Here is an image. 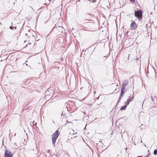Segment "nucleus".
<instances>
[{"label": "nucleus", "instance_id": "obj_20", "mask_svg": "<svg viewBox=\"0 0 157 157\" xmlns=\"http://www.w3.org/2000/svg\"><path fill=\"white\" fill-rule=\"evenodd\" d=\"M13 28H14L15 29H16V26L15 27H13Z\"/></svg>", "mask_w": 157, "mask_h": 157}, {"label": "nucleus", "instance_id": "obj_14", "mask_svg": "<svg viewBox=\"0 0 157 157\" xmlns=\"http://www.w3.org/2000/svg\"><path fill=\"white\" fill-rule=\"evenodd\" d=\"M131 2H135V0H129Z\"/></svg>", "mask_w": 157, "mask_h": 157}, {"label": "nucleus", "instance_id": "obj_6", "mask_svg": "<svg viewBox=\"0 0 157 157\" xmlns=\"http://www.w3.org/2000/svg\"><path fill=\"white\" fill-rule=\"evenodd\" d=\"M128 81L125 80H124L123 81L122 84L121 86L122 88L121 89L125 90V87L128 84Z\"/></svg>", "mask_w": 157, "mask_h": 157}, {"label": "nucleus", "instance_id": "obj_16", "mask_svg": "<svg viewBox=\"0 0 157 157\" xmlns=\"http://www.w3.org/2000/svg\"><path fill=\"white\" fill-rule=\"evenodd\" d=\"M63 115V116L64 117H65V114H63V113H62V114H61V115H62V116Z\"/></svg>", "mask_w": 157, "mask_h": 157}, {"label": "nucleus", "instance_id": "obj_2", "mask_svg": "<svg viewBox=\"0 0 157 157\" xmlns=\"http://www.w3.org/2000/svg\"><path fill=\"white\" fill-rule=\"evenodd\" d=\"M54 91L52 89H49L46 91L45 98V99L50 98L54 93Z\"/></svg>", "mask_w": 157, "mask_h": 157}, {"label": "nucleus", "instance_id": "obj_11", "mask_svg": "<svg viewBox=\"0 0 157 157\" xmlns=\"http://www.w3.org/2000/svg\"><path fill=\"white\" fill-rule=\"evenodd\" d=\"M121 96H120L119 97V98L118 99V100L117 102V104H116V106H117V105L118 102L119 101L121 100Z\"/></svg>", "mask_w": 157, "mask_h": 157}, {"label": "nucleus", "instance_id": "obj_22", "mask_svg": "<svg viewBox=\"0 0 157 157\" xmlns=\"http://www.w3.org/2000/svg\"><path fill=\"white\" fill-rule=\"evenodd\" d=\"M26 41H24V43H25L26 42Z\"/></svg>", "mask_w": 157, "mask_h": 157}, {"label": "nucleus", "instance_id": "obj_15", "mask_svg": "<svg viewBox=\"0 0 157 157\" xmlns=\"http://www.w3.org/2000/svg\"><path fill=\"white\" fill-rule=\"evenodd\" d=\"M13 27L12 26H10V29H13Z\"/></svg>", "mask_w": 157, "mask_h": 157}, {"label": "nucleus", "instance_id": "obj_17", "mask_svg": "<svg viewBox=\"0 0 157 157\" xmlns=\"http://www.w3.org/2000/svg\"><path fill=\"white\" fill-rule=\"evenodd\" d=\"M93 2H96V0H93Z\"/></svg>", "mask_w": 157, "mask_h": 157}, {"label": "nucleus", "instance_id": "obj_13", "mask_svg": "<svg viewBox=\"0 0 157 157\" xmlns=\"http://www.w3.org/2000/svg\"><path fill=\"white\" fill-rule=\"evenodd\" d=\"M36 124H37L36 122H35L34 121L33 122V124L34 125H36Z\"/></svg>", "mask_w": 157, "mask_h": 157}, {"label": "nucleus", "instance_id": "obj_5", "mask_svg": "<svg viewBox=\"0 0 157 157\" xmlns=\"http://www.w3.org/2000/svg\"><path fill=\"white\" fill-rule=\"evenodd\" d=\"M138 25L134 21H133L131 24L130 27L132 30H135L137 28Z\"/></svg>", "mask_w": 157, "mask_h": 157}, {"label": "nucleus", "instance_id": "obj_21", "mask_svg": "<svg viewBox=\"0 0 157 157\" xmlns=\"http://www.w3.org/2000/svg\"><path fill=\"white\" fill-rule=\"evenodd\" d=\"M25 35H26V36H27V33H26V34H25Z\"/></svg>", "mask_w": 157, "mask_h": 157}, {"label": "nucleus", "instance_id": "obj_7", "mask_svg": "<svg viewBox=\"0 0 157 157\" xmlns=\"http://www.w3.org/2000/svg\"><path fill=\"white\" fill-rule=\"evenodd\" d=\"M134 99V97L133 96L131 97V95L129 96L128 98V100L130 102L132 101Z\"/></svg>", "mask_w": 157, "mask_h": 157}, {"label": "nucleus", "instance_id": "obj_1", "mask_svg": "<svg viewBox=\"0 0 157 157\" xmlns=\"http://www.w3.org/2000/svg\"><path fill=\"white\" fill-rule=\"evenodd\" d=\"M59 135V133L58 131H56L52 135V144L53 146H55L56 141L58 136Z\"/></svg>", "mask_w": 157, "mask_h": 157}, {"label": "nucleus", "instance_id": "obj_9", "mask_svg": "<svg viewBox=\"0 0 157 157\" xmlns=\"http://www.w3.org/2000/svg\"><path fill=\"white\" fill-rule=\"evenodd\" d=\"M125 90L121 89V93L120 94V96L122 97L123 95L124 94V93L125 91Z\"/></svg>", "mask_w": 157, "mask_h": 157}, {"label": "nucleus", "instance_id": "obj_19", "mask_svg": "<svg viewBox=\"0 0 157 157\" xmlns=\"http://www.w3.org/2000/svg\"><path fill=\"white\" fill-rule=\"evenodd\" d=\"M50 151V150H48V153Z\"/></svg>", "mask_w": 157, "mask_h": 157}, {"label": "nucleus", "instance_id": "obj_12", "mask_svg": "<svg viewBox=\"0 0 157 157\" xmlns=\"http://www.w3.org/2000/svg\"><path fill=\"white\" fill-rule=\"evenodd\" d=\"M130 102L129 101H128L127 100V101L126 102V104L125 105H128L129 104Z\"/></svg>", "mask_w": 157, "mask_h": 157}, {"label": "nucleus", "instance_id": "obj_18", "mask_svg": "<svg viewBox=\"0 0 157 157\" xmlns=\"http://www.w3.org/2000/svg\"><path fill=\"white\" fill-rule=\"evenodd\" d=\"M151 99H152V101H153V97H152V96H151Z\"/></svg>", "mask_w": 157, "mask_h": 157}, {"label": "nucleus", "instance_id": "obj_3", "mask_svg": "<svg viewBox=\"0 0 157 157\" xmlns=\"http://www.w3.org/2000/svg\"><path fill=\"white\" fill-rule=\"evenodd\" d=\"M134 15L135 17H136L139 20H140L142 18V13L140 10H138L137 12L136 11H135Z\"/></svg>", "mask_w": 157, "mask_h": 157}, {"label": "nucleus", "instance_id": "obj_4", "mask_svg": "<svg viewBox=\"0 0 157 157\" xmlns=\"http://www.w3.org/2000/svg\"><path fill=\"white\" fill-rule=\"evenodd\" d=\"M13 153L10 151L8 150H6L5 151V157H13Z\"/></svg>", "mask_w": 157, "mask_h": 157}, {"label": "nucleus", "instance_id": "obj_23", "mask_svg": "<svg viewBox=\"0 0 157 157\" xmlns=\"http://www.w3.org/2000/svg\"><path fill=\"white\" fill-rule=\"evenodd\" d=\"M137 157H140V156H137Z\"/></svg>", "mask_w": 157, "mask_h": 157}, {"label": "nucleus", "instance_id": "obj_10", "mask_svg": "<svg viewBox=\"0 0 157 157\" xmlns=\"http://www.w3.org/2000/svg\"><path fill=\"white\" fill-rule=\"evenodd\" d=\"M154 154L156 155L157 154V150L155 149L154 151Z\"/></svg>", "mask_w": 157, "mask_h": 157}, {"label": "nucleus", "instance_id": "obj_8", "mask_svg": "<svg viewBox=\"0 0 157 157\" xmlns=\"http://www.w3.org/2000/svg\"><path fill=\"white\" fill-rule=\"evenodd\" d=\"M127 106V105H124L122 107H121L120 109V110H124L126 108V107Z\"/></svg>", "mask_w": 157, "mask_h": 157}]
</instances>
